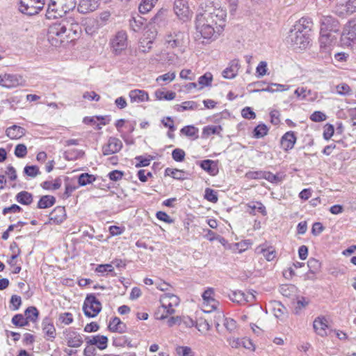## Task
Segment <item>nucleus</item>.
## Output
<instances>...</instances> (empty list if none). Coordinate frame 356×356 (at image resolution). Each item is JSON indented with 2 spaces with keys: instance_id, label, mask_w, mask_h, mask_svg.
<instances>
[{
  "instance_id": "23",
  "label": "nucleus",
  "mask_w": 356,
  "mask_h": 356,
  "mask_svg": "<svg viewBox=\"0 0 356 356\" xmlns=\"http://www.w3.org/2000/svg\"><path fill=\"white\" fill-rule=\"evenodd\" d=\"M25 134V129L17 125H13L7 128L6 131V136L12 140L19 139L23 137Z\"/></svg>"
},
{
  "instance_id": "32",
  "label": "nucleus",
  "mask_w": 356,
  "mask_h": 356,
  "mask_svg": "<svg viewBox=\"0 0 356 356\" xmlns=\"http://www.w3.org/2000/svg\"><path fill=\"white\" fill-rule=\"evenodd\" d=\"M57 4L64 15L72 10L76 7L75 0H56Z\"/></svg>"
},
{
  "instance_id": "15",
  "label": "nucleus",
  "mask_w": 356,
  "mask_h": 356,
  "mask_svg": "<svg viewBox=\"0 0 356 356\" xmlns=\"http://www.w3.org/2000/svg\"><path fill=\"white\" fill-rule=\"evenodd\" d=\"M320 47L323 51H328L332 46L336 43L337 38L332 33H320Z\"/></svg>"
},
{
  "instance_id": "57",
  "label": "nucleus",
  "mask_w": 356,
  "mask_h": 356,
  "mask_svg": "<svg viewBox=\"0 0 356 356\" xmlns=\"http://www.w3.org/2000/svg\"><path fill=\"white\" fill-rule=\"evenodd\" d=\"M337 92L341 95H348L350 94L351 89L346 83L337 85L336 87Z\"/></svg>"
},
{
  "instance_id": "43",
  "label": "nucleus",
  "mask_w": 356,
  "mask_h": 356,
  "mask_svg": "<svg viewBox=\"0 0 356 356\" xmlns=\"http://www.w3.org/2000/svg\"><path fill=\"white\" fill-rule=\"evenodd\" d=\"M181 133L188 137L197 138H198V129L193 125H188L184 127L181 129Z\"/></svg>"
},
{
  "instance_id": "9",
  "label": "nucleus",
  "mask_w": 356,
  "mask_h": 356,
  "mask_svg": "<svg viewBox=\"0 0 356 356\" xmlns=\"http://www.w3.org/2000/svg\"><path fill=\"white\" fill-rule=\"evenodd\" d=\"M339 29V22L331 16H323L321 19L320 33L337 32Z\"/></svg>"
},
{
  "instance_id": "6",
  "label": "nucleus",
  "mask_w": 356,
  "mask_h": 356,
  "mask_svg": "<svg viewBox=\"0 0 356 356\" xmlns=\"http://www.w3.org/2000/svg\"><path fill=\"white\" fill-rule=\"evenodd\" d=\"M356 40V19L350 20L345 26L341 36L342 46L349 47Z\"/></svg>"
},
{
  "instance_id": "28",
  "label": "nucleus",
  "mask_w": 356,
  "mask_h": 356,
  "mask_svg": "<svg viewBox=\"0 0 356 356\" xmlns=\"http://www.w3.org/2000/svg\"><path fill=\"white\" fill-rule=\"evenodd\" d=\"M88 345H95L100 350H104L107 347L108 338L103 335H97L86 341Z\"/></svg>"
},
{
  "instance_id": "21",
  "label": "nucleus",
  "mask_w": 356,
  "mask_h": 356,
  "mask_svg": "<svg viewBox=\"0 0 356 356\" xmlns=\"http://www.w3.org/2000/svg\"><path fill=\"white\" fill-rule=\"evenodd\" d=\"M296 142L294 132L288 131L281 138V145L285 151L291 149Z\"/></svg>"
},
{
  "instance_id": "17",
  "label": "nucleus",
  "mask_w": 356,
  "mask_h": 356,
  "mask_svg": "<svg viewBox=\"0 0 356 356\" xmlns=\"http://www.w3.org/2000/svg\"><path fill=\"white\" fill-rule=\"evenodd\" d=\"M240 68V63L238 59H234L229 63V66L222 71V76L225 79H233L238 73Z\"/></svg>"
},
{
  "instance_id": "56",
  "label": "nucleus",
  "mask_w": 356,
  "mask_h": 356,
  "mask_svg": "<svg viewBox=\"0 0 356 356\" xmlns=\"http://www.w3.org/2000/svg\"><path fill=\"white\" fill-rule=\"evenodd\" d=\"M176 352L179 356H193L191 348L188 346H179L176 348Z\"/></svg>"
},
{
  "instance_id": "61",
  "label": "nucleus",
  "mask_w": 356,
  "mask_h": 356,
  "mask_svg": "<svg viewBox=\"0 0 356 356\" xmlns=\"http://www.w3.org/2000/svg\"><path fill=\"white\" fill-rule=\"evenodd\" d=\"M223 324L225 328L229 332H232L236 327V322L230 318H225Z\"/></svg>"
},
{
  "instance_id": "49",
  "label": "nucleus",
  "mask_w": 356,
  "mask_h": 356,
  "mask_svg": "<svg viewBox=\"0 0 356 356\" xmlns=\"http://www.w3.org/2000/svg\"><path fill=\"white\" fill-rule=\"evenodd\" d=\"M178 111H184L186 110H195L198 107L197 102L194 101H187L181 104V105H177Z\"/></svg>"
},
{
  "instance_id": "2",
  "label": "nucleus",
  "mask_w": 356,
  "mask_h": 356,
  "mask_svg": "<svg viewBox=\"0 0 356 356\" xmlns=\"http://www.w3.org/2000/svg\"><path fill=\"white\" fill-rule=\"evenodd\" d=\"M164 47L170 51H177L184 54L189 43V36L187 33L176 28L167 29L162 39Z\"/></svg>"
},
{
  "instance_id": "34",
  "label": "nucleus",
  "mask_w": 356,
  "mask_h": 356,
  "mask_svg": "<svg viewBox=\"0 0 356 356\" xmlns=\"http://www.w3.org/2000/svg\"><path fill=\"white\" fill-rule=\"evenodd\" d=\"M56 202V198L51 195H44L41 197L38 203L39 209H46L52 207Z\"/></svg>"
},
{
  "instance_id": "54",
  "label": "nucleus",
  "mask_w": 356,
  "mask_h": 356,
  "mask_svg": "<svg viewBox=\"0 0 356 356\" xmlns=\"http://www.w3.org/2000/svg\"><path fill=\"white\" fill-rule=\"evenodd\" d=\"M27 154L26 146L24 144H18L15 149V155L18 158H24Z\"/></svg>"
},
{
  "instance_id": "46",
  "label": "nucleus",
  "mask_w": 356,
  "mask_h": 356,
  "mask_svg": "<svg viewBox=\"0 0 356 356\" xmlns=\"http://www.w3.org/2000/svg\"><path fill=\"white\" fill-rule=\"evenodd\" d=\"M39 312L35 307H29L25 310V316L28 321L35 322L38 318Z\"/></svg>"
},
{
  "instance_id": "53",
  "label": "nucleus",
  "mask_w": 356,
  "mask_h": 356,
  "mask_svg": "<svg viewBox=\"0 0 356 356\" xmlns=\"http://www.w3.org/2000/svg\"><path fill=\"white\" fill-rule=\"evenodd\" d=\"M204 198L213 203L217 202L218 200L217 193L214 190L209 188H207L205 190Z\"/></svg>"
},
{
  "instance_id": "10",
  "label": "nucleus",
  "mask_w": 356,
  "mask_h": 356,
  "mask_svg": "<svg viewBox=\"0 0 356 356\" xmlns=\"http://www.w3.org/2000/svg\"><path fill=\"white\" fill-rule=\"evenodd\" d=\"M174 11L177 16L184 21L187 20L190 17L191 11L186 0H175Z\"/></svg>"
},
{
  "instance_id": "11",
  "label": "nucleus",
  "mask_w": 356,
  "mask_h": 356,
  "mask_svg": "<svg viewBox=\"0 0 356 356\" xmlns=\"http://www.w3.org/2000/svg\"><path fill=\"white\" fill-rule=\"evenodd\" d=\"M313 26V22L309 17H302L296 22L291 31H295L300 33H304L309 35Z\"/></svg>"
},
{
  "instance_id": "27",
  "label": "nucleus",
  "mask_w": 356,
  "mask_h": 356,
  "mask_svg": "<svg viewBox=\"0 0 356 356\" xmlns=\"http://www.w3.org/2000/svg\"><path fill=\"white\" fill-rule=\"evenodd\" d=\"M65 26L68 38H71L72 35L77 36L81 31L79 23L75 22L73 19L65 20Z\"/></svg>"
},
{
  "instance_id": "62",
  "label": "nucleus",
  "mask_w": 356,
  "mask_h": 356,
  "mask_svg": "<svg viewBox=\"0 0 356 356\" xmlns=\"http://www.w3.org/2000/svg\"><path fill=\"white\" fill-rule=\"evenodd\" d=\"M334 126L330 124H327L324 127L323 137L325 140H329L334 134Z\"/></svg>"
},
{
  "instance_id": "50",
  "label": "nucleus",
  "mask_w": 356,
  "mask_h": 356,
  "mask_svg": "<svg viewBox=\"0 0 356 356\" xmlns=\"http://www.w3.org/2000/svg\"><path fill=\"white\" fill-rule=\"evenodd\" d=\"M268 128L264 124H259L257 126L253 131V136L256 138H260L264 137L268 134Z\"/></svg>"
},
{
  "instance_id": "40",
  "label": "nucleus",
  "mask_w": 356,
  "mask_h": 356,
  "mask_svg": "<svg viewBox=\"0 0 356 356\" xmlns=\"http://www.w3.org/2000/svg\"><path fill=\"white\" fill-rule=\"evenodd\" d=\"M158 0H143V2L139 5V12L142 14H145L150 11L154 6Z\"/></svg>"
},
{
  "instance_id": "13",
  "label": "nucleus",
  "mask_w": 356,
  "mask_h": 356,
  "mask_svg": "<svg viewBox=\"0 0 356 356\" xmlns=\"http://www.w3.org/2000/svg\"><path fill=\"white\" fill-rule=\"evenodd\" d=\"M122 147V141L115 137H110L108 143L102 148L104 155L115 154L120 151Z\"/></svg>"
},
{
  "instance_id": "45",
  "label": "nucleus",
  "mask_w": 356,
  "mask_h": 356,
  "mask_svg": "<svg viewBox=\"0 0 356 356\" xmlns=\"http://www.w3.org/2000/svg\"><path fill=\"white\" fill-rule=\"evenodd\" d=\"M222 127L220 125H209L204 127L202 131L203 136L208 137L212 134H220Z\"/></svg>"
},
{
  "instance_id": "42",
  "label": "nucleus",
  "mask_w": 356,
  "mask_h": 356,
  "mask_svg": "<svg viewBox=\"0 0 356 356\" xmlns=\"http://www.w3.org/2000/svg\"><path fill=\"white\" fill-rule=\"evenodd\" d=\"M144 24V19L140 16L132 17L129 20L130 28L135 32L139 31Z\"/></svg>"
},
{
  "instance_id": "51",
  "label": "nucleus",
  "mask_w": 356,
  "mask_h": 356,
  "mask_svg": "<svg viewBox=\"0 0 356 356\" xmlns=\"http://www.w3.org/2000/svg\"><path fill=\"white\" fill-rule=\"evenodd\" d=\"M42 187L46 190H56L61 186V181L60 179H56L54 183L50 181H45L42 184Z\"/></svg>"
},
{
  "instance_id": "1",
  "label": "nucleus",
  "mask_w": 356,
  "mask_h": 356,
  "mask_svg": "<svg viewBox=\"0 0 356 356\" xmlns=\"http://www.w3.org/2000/svg\"><path fill=\"white\" fill-rule=\"evenodd\" d=\"M226 10L221 8L202 6L196 15L197 32L207 40H214L222 33L225 25Z\"/></svg>"
},
{
  "instance_id": "30",
  "label": "nucleus",
  "mask_w": 356,
  "mask_h": 356,
  "mask_svg": "<svg viewBox=\"0 0 356 356\" xmlns=\"http://www.w3.org/2000/svg\"><path fill=\"white\" fill-rule=\"evenodd\" d=\"M179 54V53H177V51L163 53L162 60L168 65H177L180 62Z\"/></svg>"
},
{
  "instance_id": "4",
  "label": "nucleus",
  "mask_w": 356,
  "mask_h": 356,
  "mask_svg": "<svg viewBox=\"0 0 356 356\" xmlns=\"http://www.w3.org/2000/svg\"><path fill=\"white\" fill-rule=\"evenodd\" d=\"M286 42L294 49H305L309 44V35L290 30Z\"/></svg>"
},
{
  "instance_id": "33",
  "label": "nucleus",
  "mask_w": 356,
  "mask_h": 356,
  "mask_svg": "<svg viewBox=\"0 0 356 356\" xmlns=\"http://www.w3.org/2000/svg\"><path fill=\"white\" fill-rule=\"evenodd\" d=\"M15 199L23 205H29L33 202V195L27 191H21L16 195Z\"/></svg>"
},
{
  "instance_id": "52",
  "label": "nucleus",
  "mask_w": 356,
  "mask_h": 356,
  "mask_svg": "<svg viewBox=\"0 0 356 356\" xmlns=\"http://www.w3.org/2000/svg\"><path fill=\"white\" fill-rule=\"evenodd\" d=\"M24 172L31 177H35L40 174L39 168L36 165H26L24 169Z\"/></svg>"
},
{
  "instance_id": "20",
  "label": "nucleus",
  "mask_w": 356,
  "mask_h": 356,
  "mask_svg": "<svg viewBox=\"0 0 356 356\" xmlns=\"http://www.w3.org/2000/svg\"><path fill=\"white\" fill-rule=\"evenodd\" d=\"M64 15L63 12L59 8L56 0H50L48 5L46 17L48 19H55L58 17H62Z\"/></svg>"
},
{
  "instance_id": "59",
  "label": "nucleus",
  "mask_w": 356,
  "mask_h": 356,
  "mask_svg": "<svg viewBox=\"0 0 356 356\" xmlns=\"http://www.w3.org/2000/svg\"><path fill=\"white\" fill-rule=\"evenodd\" d=\"M310 119L316 122H323L326 120V115L321 111H315L311 115Z\"/></svg>"
},
{
  "instance_id": "64",
  "label": "nucleus",
  "mask_w": 356,
  "mask_h": 356,
  "mask_svg": "<svg viewBox=\"0 0 356 356\" xmlns=\"http://www.w3.org/2000/svg\"><path fill=\"white\" fill-rule=\"evenodd\" d=\"M124 175V172L118 170H113L110 172L108 175L109 179L112 181H119L120 180Z\"/></svg>"
},
{
  "instance_id": "48",
  "label": "nucleus",
  "mask_w": 356,
  "mask_h": 356,
  "mask_svg": "<svg viewBox=\"0 0 356 356\" xmlns=\"http://www.w3.org/2000/svg\"><path fill=\"white\" fill-rule=\"evenodd\" d=\"M12 323L17 327H24L29 325V321L26 317L22 314H15L12 318Z\"/></svg>"
},
{
  "instance_id": "7",
  "label": "nucleus",
  "mask_w": 356,
  "mask_h": 356,
  "mask_svg": "<svg viewBox=\"0 0 356 356\" xmlns=\"http://www.w3.org/2000/svg\"><path fill=\"white\" fill-rule=\"evenodd\" d=\"M0 86L11 88L26 86V80L19 74H4L0 75Z\"/></svg>"
},
{
  "instance_id": "36",
  "label": "nucleus",
  "mask_w": 356,
  "mask_h": 356,
  "mask_svg": "<svg viewBox=\"0 0 356 356\" xmlns=\"http://www.w3.org/2000/svg\"><path fill=\"white\" fill-rule=\"evenodd\" d=\"M83 343L82 337L79 334L73 332L70 334L67 339V346L73 348L81 346Z\"/></svg>"
},
{
  "instance_id": "44",
  "label": "nucleus",
  "mask_w": 356,
  "mask_h": 356,
  "mask_svg": "<svg viewBox=\"0 0 356 356\" xmlns=\"http://www.w3.org/2000/svg\"><path fill=\"white\" fill-rule=\"evenodd\" d=\"M96 179L95 177L93 175H90L88 173H82L79 176L78 183L80 186H84L87 184H92Z\"/></svg>"
},
{
  "instance_id": "29",
  "label": "nucleus",
  "mask_w": 356,
  "mask_h": 356,
  "mask_svg": "<svg viewBox=\"0 0 356 356\" xmlns=\"http://www.w3.org/2000/svg\"><path fill=\"white\" fill-rule=\"evenodd\" d=\"M49 33L56 36H62L65 35L67 37V31H66L65 20H63L60 23L54 24L49 29Z\"/></svg>"
},
{
  "instance_id": "18",
  "label": "nucleus",
  "mask_w": 356,
  "mask_h": 356,
  "mask_svg": "<svg viewBox=\"0 0 356 356\" xmlns=\"http://www.w3.org/2000/svg\"><path fill=\"white\" fill-rule=\"evenodd\" d=\"M214 293L212 288H209L204 291L202 294L203 304L205 306H209L211 310L217 309L219 302L213 297Z\"/></svg>"
},
{
  "instance_id": "14",
  "label": "nucleus",
  "mask_w": 356,
  "mask_h": 356,
  "mask_svg": "<svg viewBox=\"0 0 356 356\" xmlns=\"http://www.w3.org/2000/svg\"><path fill=\"white\" fill-rule=\"evenodd\" d=\"M99 6V0H80L77 10L80 13L87 14L97 10Z\"/></svg>"
},
{
  "instance_id": "31",
  "label": "nucleus",
  "mask_w": 356,
  "mask_h": 356,
  "mask_svg": "<svg viewBox=\"0 0 356 356\" xmlns=\"http://www.w3.org/2000/svg\"><path fill=\"white\" fill-rule=\"evenodd\" d=\"M102 24H99V20L95 19H89L86 23L85 30L87 34L93 35L100 28Z\"/></svg>"
},
{
  "instance_id": "41",
  "label": "nucleus",
  "mask_w": 356,
  "mask_h": 356,
  "mask_svg": "<svg viewBox=\"0 0 356 356\" xmlns=\"http://www.w3.org/2000/svg\"><path fill=\"white\" fill-rule=\"evenodd\" d=\"M155 97L159 100H172L176 97V93L172 91L165 92L158 90L155 92Z\"/></svg>"
},
{
  "instance_id": "63",
  "label": "nucleus",
  "mask_w": 356,
  "mask_h": 356,
  "mask_svg": "<svg viewBox=\"0 0 356 356\" xmlns=\"http://www.w3.org/2000/svg\"><path fill=\"white\" fill-rule=\"evenodd\" d=\"M241 115L244 118L246 119H254L256 118L255 113L252 110L250 107H245L241 111Z\"/></svg>"
},
{
  "instance_id": "55",
  "label": "nucleus",
  "mask_w": 356,
  "mask_h": 356,
  "mask_svg": "<svg viewBox=\"0 0 356 356\" xmlns=\"http://www.w3.org/2000/svg\"><path fill=\"white\" fill-rule=\"evenodd\" d=\"M185 155V152L179 148L175 149L172 152V159L177 162L184 161Z\"/></svg>"
},
{
  "instance_id": "12",
  "label": "nucleus",
  "mask_w": 356,
  "mask_h": 356,
  "mask_svg": "<svg viewBox=\"0 0 356 356\" xmlns=\"http://www.w3.org/2000/svg\"><path fill=\"white\" fill-rule=\"evenodd\" d=\"M127 35L125 31H118L112 39L111 43L115 52L121 51L127 47Z\"/></svg>"
},
{
  "instance_id": "3",
  "label": "nucleus",
  "mask_w": 356,
  "mask_h": 356,
  "mask_svg": "<svg viewBox=\"0 0 356 356\" xmlns=\"http://www.w3.org/2000/svg\"><path fill=\"white\" fill-rule=\"evenodd\" d=\"M102 310V304L94 294L87 295L83 305L84 314L89 318L97 316Z\"/></svg>"
},
{
  "instance_id": "24",
  "label": "nucleus",
  "mask_w": 356,
  "mask_h": 356,
  "mask_svg": "<svg viewBox=\"0 0 356 356\" xmlns=\"http://www.w3.org/2000/svg\"><path fill=\"white\" fill-rule=\"evenodd\" d=\"M165 175L170 176L175 179L183 181L188 179L191 174L183 170L168 168L165 170Z\"/></svg>"
},
{
  "instance_id": "16",
  "label": "nucleus",
  "mask_w": 356,
  "mask_h": 356,
  "mask_svg": "<svg viewBox=\"0 0 356 356\" xmlns=\"http://www.w3.org/2000/svg\"><path fill=\"white\" fill-rule=\"evenodd\" d=\"M255 252L259 254H263L268 261H271L276 257L275 248L267 243L257 246L255 249Z\"/></svg>"
},
{
  "instance_id": "25",
  "label": "nucleus",
  "mask_w": 356,
  "mask_h": 356,
  "mask_svg": "<svg viewBox=\"0 0 356 356\" xmlns=\"http://www.w3.org/2000/svg\"><path fill=\"white\" fill-rule=\"evenodd\" d=\"M66 218L65 207H57L50 213V220L56 224H60Z\"/></svg>"
},
{
  "instance_id": "26",
  "label": "nucleus",
  "mask_w": 356,
  "mask_h": 356,
  "mask_svg": "<svg viewBox=\"0 0 356 356\" xmlns=\"http://www.w3.org/2000/svg\"><path fill=\"white\" fill-rule=\"evenodd\" d=\"M129 97L132 102H143L145 101H148L149 96L147 92L142 90H132L129 92Z\"/></svg>"
},
{
  "instance_id": "37",
  "label": "nucleus",
  "mask_w": 356,
  "mask_h": 356,
  "mask_svg": "<svg viewBox=\"0 0 356 356\" xmlns=\"http://www.w3.org/2000/svg\"><path fill=\"white\" fill-rule=\"evenodd\" d=\"M248 207L251 209L250 213L255 215L257 212L261 213L263 216L266 215V210L264 205L260 202H250Z\"/></svg>"
},
{
  "instance_id": "19",
  "label": "nucleus",
  "mask_w": 356,
  "mask_h": 356,
  "mask_svg": "<svg viewBox=\"0 0 356 356\" xmlns=\"http://www.w3.org/2000/svg\"><path fill=\"white\" fill-rule=\"evenodd\" d=\"M327 320L325 317H317L315 318L313 323V327L315 332L321 336L325 337L327 335Z\"/></svg>"
},
{
  "instance_id": "35",
  "label": "nucleus",
  "mask_w": 356,
  "mask_h": 356,
  "mask_svg": "<svg viewBox=\"0 0 356 356\" xmlns=\"http://www.w3.org/2000/svg\"><path fill=\"white\" fill-rule=\"evenodd\" d=\"M200 165L204 170L212 175H214L217 171L216 165H215V162L212 160L202 161L200 162Z\"/></svg>"
},
{
  "instance_id": "22",
  "label": "nucleus",
  "mask_w": 356,
  "mask_h": 356,
  "mask_svg": "<svg viewBox=\"0 0 356 356\" xmlns=\"http://www.w3.org/2000/svg\"><path fill=\"white\" fill-rule=\"evenodd\" d=\"M108 330L112 332L124 333L127 330L126 324L124 323L118 317L113 318L108 325Z\"/></svg>"
},
{
  "instance_id": "60",
  "label": "nucleus",
  "mask_w": 356,
  "mask_h": 356,
  "mask_svg": "<svg viewBox=\"0 0 356 356\" xmlns=\"http://www.w3.org/2000/svg\"><path fill=\"white\" fill-rule=\"evenodd\" d=\"M260 174L263 176L264 179L268 180L271 183H277L280 181V179L276 175H274L270 172L264 171V173Z\"/></svg>"
},
{
  "instance_id": "8",
  "label": "nucleus",
  "mask_w": 356,
  "mask_h": 356,
  "mask_svg": "<svg viewBox=\"0 0 356 356\" xmlns=\"http://www.w3.org/2000/svg\"><path fill=\"white\" fill-rule=\"evenodd\" d=\"M161 303L162 305V310L163 312L167 309V314H172L175 310L174 307H177L179 304V298L178 296L172 293H165L161 297Z\"/></svg>"
},
{
  "instance_id": "39",
  "label": "nucleus",
  "mask_w": 356,
  "mask_h": 356,
  "mask_svg": "<svg viewBox=\"0 0 356 356\" xmlns=\"http://www.w3.org/2000/svg\"><path fill=\"white\" fill-rule=\"evenodd\" d=\"M229 299L238 304H244L245 303V293L241 291H232L229 294Z\"/></svg>"
},
{
  "instance_id": "38",
  "label": "nucleus",
  "mask_w": 356,
  "mask_h": 356,
  "mask_svg": "<svg viewBox=\"0 0 356 356\" xmlns=\"http://www.w3.org/2000/svg\"><path fill=\"white\" fill-rule=\"evenodd\" d=\"M42 329L45 334L51 337L55 338L56 336V329L52 323H50L49 319L45 318L42 322Z\"/></svg>"
},
{
  "instance_id": "58",
  "label": "nucleus",
  "mask_w": 356,
  "mask_h": 356,
  "mask_svg": "<svg viewBox=\"0 0 356 356\" xmlns=\"http://www.w3.org/2000/svg\"><path fill=\"white\" fill-rule=\"evenodd\" d=\"M195 327L200 332H207L211 329V325L207 320H200L199 322L195 323Z\"/></svg>"
},
{
  "instance_id": "5",
  "label": "nucleus",
  "mask_w": 356,
  "mask_h": 356,
  "mask_svg": "<svg viewBox=\"0 0 356 356\" xmlns=\"http://www.w3.org/2000/svg\"><path fill=\"white\" fill-rule=\"evenodd\" d=\"M44 0H20L19 10L27 15L38 14L44 7Z\"/></svg>"
},
{
  "instance_id": "47",
  "label": "nucleus",
  "mask_w": 356,
  "mask_h": 356,
  "mask_svg": "<svg viewBox=\"0 0 356 356\" xmlns=\"http://www.w3.org/2000/svg\"><path fill=\"white\" fill-rule=\"evenodd\" d=\"M212 80L213 76L211 73L207 72L198 79V84L200 86V88H203L205 86H210Z\"/></svg>"
}]
</instances>
